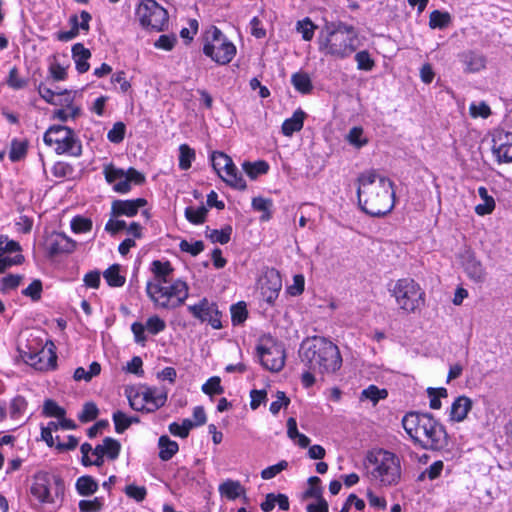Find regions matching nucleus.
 I'll return each instance as SVG.
<instances>
[{"label": "nucleus", "mask_w": 512, "mask_h": 512, "mask_svg": "<svg viewBox=\"0 0 512 512\" xmlns=\"http://www.w3.org/2000/svg\"><path fill=\"white\" fill-rule=\"evenodd\" d=\"M358 201L361 209L374 217L389 213L395 204L393 182L376 170L361 173L358 178Z\"/></svg>", "instance_id": "f257e3e1"}, {"label": "nucleus", "mask_w": 512, "mask_h": 512, "mask_svg": "<svg viewBox=\"0 0 512 512\" xmlns=\"http://www.w3.org/2000/svg\"><path fill=\"white\" fill-rule=\"evenodd\" d=\"M402 426L415 444L424 449L441 450L448 445V434L442 423L430 413L408 412Z\"/></svg>", "instance_id": "f03ea898"}, {"label": "nucleus", "mask_w": 512, "mask_h": 512, "mask_svg": "<svg viewBox=\"0 0 512 512\" xmlns=\"http://www.w3.org/2000/svg\"><path fill=\"white\" fill-rule=\"evenodd\" d=\"M319 51L326 56L345 59L358 48V32L344 22H327L318 36Z\"/></svg>", "instance_id": "7ed1b4c3"}, {"label": "nucleus", "mask_w": 512, "mask_h": 512, "mask_svg": "<svg viewBox=\"0 0 512 512\" xmlns=\"http://www.w3.org/2000/svg\"><path fill=\"white\" fill-rule=\"evenodd\" d=\"M302 362L309 370L321 375L333 374L340 369L342 357L337 345L323 337L305 342L300 352Z\"/></svg>", "instance_id": "20e7f679"}, {"label": "nucleus", "mask_w": 512, "mask_h": 512, "mask_svg": "<svg viewBox=\"0 0 512 512\" xmlns=\"http://www.w3.org/2000/svg\"><path fill=\"white\" fill-rule=\"evenodd\" d=\"M370 477L383 486L398 484L401 478L400 459L394 453L379 449L369 453L367 457Z\"/></svg>", "instance_id": "39448f33"}, {"label": "nucleus", "mask_w": 512, "mask_h": 512, "mask_svg": "<svg viewBox=\"0 0 512 512\" xmlns=\"http://www.w3.org/2000/svg\"><path fill=\"white\" fill-rule=\"evenodd\" d=\"M146 293L157 307L175 309L180 307L188 298L189 287L186 282L176 279L170 280L161 286L159 284H146Z\"/></svg>", "instance_id": "423d86ee"}, {"label": "nucleus", "mask_w": 512, "mask_h": 512, "mask_svg": "<svg viewBox=\"0 0 512 512\" xmlns=\"http://www.w3.org/2000/svg\"><path fill=\"white\" fill-rule=\"evenodd\" d=\"M390 292L399 309L407 314L416 313L425 305V292L412 278L398 279Z\"/></svg>", "instance_id": "0eeeda50"}, {"label": "nucleus", "mask_w": 512, "mask_h": 512, "mask_svg": "<svg viewBox=\"0 0 512 512\" xmlns=\"http://www.w3.org/2000/svg\"><path fill=\"white\" fill-rule=\"evenodd\" d=\"M65 486L62 478L56 474L38 472L33 477L31 495L42 504H55L64 497Z\"/></svg>", "instance_id": "6e6552de"}, {"label": "nucleus", "mask_w": 512, "mask_h": 512, "mask_svg": "<svg viewBox=\"0 0 512 512\" xmlns=\"http://www.w3.org/2000/svg\"><path fill=\"white\" fill-rule=\"evenodd\" d=\"M130 407L138 412L152 413L163 407L167 401V391L157 387L141 385L126 391Z\"/></svg>", "instance_id": "1a4fd4ad"}, {"label": "nucleus", "mask_w": 512, "mask_h": 512, "mask_svg": "<svg viewBox=\"0 0 512 512\" xmlns=\"http://www.w3.org/2000/svg\"><path fill=\"white\" fill-rule=\"evenodd\" d=\"M204 41L203 53L218 64H228L236 54L234 44L215 26L206 31Z\"/></svg>", "instance_id": "9d476101"}, {"label": "nucleus", "mask_w": 512, "mask_h": 512, "mask_svg": "<svg viewBox=\"0 0 512 512\" xmlns=\"http://www.w3.org/2000/svg\"><path fill=\"white\" fill-rule=\"evenodd\" d=\"M44 142L58 154H69L71 156H80L82 153V145L76 137L74 131L66 126H52L45 135Z\"/></svg>", "instance_id": "9b49d317"}, {"label": "nucleus", "mask_w": 512, "mask_h": 512, "mask_svg": "<svg viewBox=\"0 0 512 512\" xmlns=\"http://www.w3.org/2000/svg\"><path fill=\"white\" fill-rule=\"evenodd\" d=\"M136 15L144 28L159 32L168 26V12L155 0L142 1Z\"/></svg>", "instance_id": "f8f14e48"}, {"label": "nucleus", "mask_w": 512, "mask_h": 512, "mask_svg": "<svg viewBox=\"0 0 512 512\" xmlns=\"http://www.w3.org/2000/svg\"><path fill=\"white\" fill-rule=\"evenodd\" d=\"M212 166L217 171L218 175L229 186L245 190L247 185L242 175L238 172L237 167L232 159L223 152H213L211 156Z\"/></svg>", "instance_id": "ddd939ff"}, {"label": "nucleus", "mask_w": 512, "mask_h": 512, "mask_svg": "<svg viewBox=\"0 0 512 512\" xmlns=\"http://www.w3.org/2000/svg\"><path fill=\"white\" fill-rule=\"evenodd\" d=\"M188 311L201 322H208L214 329L222 328V313L218 306L208 299L203 298L197 304L189 305Z\"/></svg>", "instance_id": "4468645a"}, {"label": "nucleus", "mask_w": 512, "mask_h": 512, "mask_svg": "<svg viewBox=\"0 0 512 512\" xmlns=\"http://www.w3.org/2000/svg\"><path fill=\"white\" fill-rule=\"evenodd\" d=\"M257 351L260 362L265 369L271 372H279L284 367L285 351L280 345L258 346Z\"/></svg>", "instance_id": "2eb2a0df"}, {"label": "nucleus", "mask_w": 512, "mask_h": 512, "mask_svg": "<svg viewBox=\"0 0 512 512\" xmlns=\"http://www.w3.org/2000/svg\"><path fill=\"white\" fill-rule=\"evenodd\" d=\"M492 152L499 163L512 162V132L495 131L492 139Z\"/></svg>", "instance_id": "dca6fc26"}, {"label": "nucleus", "mask_w": 512, "mask_h": 512, "mask_svg": "<svg viewBox=\"0 0 512 512\" xmlns=\"http://www.w3.org/2000/svg\"><path fill=\"white\" fill-rule=\"evenodd\" d=\"M260 285L263 299L268 304L273 305L282 288V279L279 272L275 269L267 270L260 280Z\"/></svg>", "instance_id": "f3484780"}, {"label": "nucleus", "mask_w": 512, "mask_h": 512, "mask_svg": "<svg viewBox=\"0 0 512 512\" xmlns=\"http://www.w3.org/2000/svg\"><path fill=\"white\" fill-rule=\"evenodd\" d=\"M25 361L39 371H47L56 367L57 355L53 350V344L50 347H44L35 353H28Z\"/></svg>", "instance_id": "a211bd4d"}, {"label": "nucleus", "mask_w": 512, "mask_h": 512, "mask_svg": "<svg viewBox=\"0 0 512 512\" xmlns=\"http://www.w3.org/2000/svg\"><path fill=\"white\" fill-rule=\"evenodd\" d=\"M103 172L106 181L113 185L114 191L124 194L131 190V186L127 182L125 170L116 168L112 164H108L104 166Z\"/></svg>", "instance_id": "6ab92c4d"}, {"label": "nucleus", "mask_w": 512, "mask_h": 512, "mask_svg": "<svg viewBox=\"0 0 512 512\" xmlns=\"http://www.w3.org/2000/svg\"><path fill=\"white\" fill-rule=\"evenodd\" d=\"M147 201L144 198H137L132 200H115L112 202L111 215L112 217L135 216L139 209L146 206Z\"/></svg>", "instance_id": "aec40b11"}, {"label": "nucleus", "mask_w": 512, "mask_h": 512, "mask_svg": "<svg viewBox=\"0 0 512 512\" xmlns=\"http://www.w3.org/2000/svg\"><path fill=\"white\" fill-rule=\"evenodd\" d=\"M468 277L476 283H482L486 279V271L479 260L473 254L467 253L463 263Z\"/></svg>", "instance_id": "412c9836"}, {"label": "nucleus", "mask_w": 512, "mask_h": 512, "mask_svg": "<svg viewBox=\"0 0 512 512\" xmlns=\"http://www.w3.org/2000/svg\"><path fill=\"white\" fill-rule=\"evenodd\" d=\"M460 61L465 66V72L475 73L485 68L486 59L483 55L474 51H466L459 55Z\"/></svg>", "instance_id": "4be33fe9"}, {"label": "nucleus", "mask_w": 512, "mask_h": 512, "mask_svg": "<svg viewBox=\"0 0 512 512\" xmlns=\"http://www.w3.org/2000/svg\"><path fill=\"white\" fill-rule=\"evenodd\" d=\"M472 408V401L466 396L457 397L451 405L450 419L454 422H462L466 419Z\"/></svg>", "instance_id": "5701e85b"}, {"label": "nucleus", "mask_w": 512, "mask_h": 512, "mask_svg": "<svg viewBox=\"0 0 512 512\" xmlns=\"http://www.w3.org/2000/svg\"><path fill=\"white\" fill-rule=\"evenodd\" d=\"M151 271L154 274V278L152 281L147 282V284H159L161 286L162 284H165L166 282L172 280L171 274L173 272V267L168 261H153Z\"/></svg>", "instance_id": "b1692460"}, {"label": "nucleus", "mask_w": 512, "mask_h": 512, "mask_svg": "<svg viewBox=\"0 0 512 512\" xmlns=\"http://www.w3.org/2000/svg\"><path fill=\"white\" fill-rule=\"evenodd\" d=\"M72 54L77 71L79 73L87 72L90 68L88 63V59L91 57L90 50L85 48L83 44L77 43L72 47Z\"/></svg>", "instance_id": "393cba45"}, {"label": "nucleus", "mask_w": 512, "mask_h": 512, "mask_svg": "<svg viewBox=\"0 0 512 512\" xmlns=\"http://www.w3.org/2000/svg\"><path fill=\"white\" fill-rule=\"evenodd\" d=\"M306 114L298 109L291 118L286 119L282 124V133L285 136H291L294 132L302 129Z\"/></svg>", "instance_id": "a878e982"}, {"label": "nucleus", "mask_w": 512, "mask_h": 512, "mask_svg": "<svg viewBox=\"0 0 512 512\" xmlns=\"http://www.w3.org/2000/svg\"><path fill=\"white\" fill-rule=\"evenodd\" d=\"M219 493L221 496L226 497L229 500H235L245 494V488L239 481L226 480L220 484Z\"/></svg>", "instance_id": "bb28decb"}, {"label": "nucleus", "mask_w": 512, "mask_h": 512, "mask_svg": "<svg viewBox=\"0 0 512 512\" xmlns=\"http://www.w3.org/2000/svg\"><path fill=\"white\" fill-rule=\"evenodd\" d=\"M159 458L162 461L170 460L179 450L178 443L163 435L159 438Z\"/></svg>", "instance_id": "cd10ccee"}, {"label": "nucleus", "mask_w": 512, "mask_h": 512, "mask_svg": "<svg viewBox=\"0 0 512 512\" xmlns=\"http://www.w3.org/2000/svg\"><path fill=\"white\" fill-rule=\"evenodd\" d=\"M478 194L482 199V203L476 205L475 212L480 216L492 213L495 208L494 198L488 195V191L484 186L478 188Z\"/></svg>", "instance_id": "c85d7f7f"}, {"label": "nucleus", "mask_w": 512, "mask_h": 512, "mask_svg": "<svg viewBox=\"0 0 512 512\" xmlns=\"http://www.w3.org/2000/svg\"><path fill=\"white\" fill-rule=\"evenodd\" d=\"M38 92L40 96L48 103L53 105L63 104L61 97L65 96V102L71 101V93L70 92H54L50 88L40 85L38 88Z\"/></svg>", "instance_id": "c756f323"}, {"label": "nucleus", "mask_w": 512, "mask_h": 512, "mask_svg": "<svg viewBox=\"0 0 512 512\" xmlns=\"http://www.w3.org/2000/svg\"><path fill=\"white\" fill-rule=\"evenodd\" d=\"M232 227L226 225L221 230L206 228L205 236L213 243L227 244L231 239Z\"/></svg>", "instance_id": "7c9ffc66"}, {"label": "nucleus", "mask_w": 512, "mask_h": 512, "mask_svg": "<svg viewBox=\"0 0 512 512\" xmlns=\"http://www.w3.org/2000/svg\"><path fill=\"white\" fill-rule=\"evenodd\" d=\"M242 168L251 179H256L259 175H263L268 172L269 165L264 160H259L253 163L246 161L242 164Z\"/></svg>", "instance_id": "2f4dec72"}, {"label": "nucleus", "mask_w": 512, "mask_h": 512, "mask_svg": "<svg viewBox=\"0 0 512 512\" xmlns=\"http://www.w3.org/2000/svg\"><path fill=\"white\" fill-rule=\"evenodd\" d=\"M103 277L111 287H121L125 284V277L120 274V266L114 264L106 269L103 273Z\"/></svg>", "instance_id": "473e14b6"}, {"label": "nucleus", "mask_w": 512, "mask_h": 512, "mask_svg": "<svg viewBox=\"0 0 512 512\" xmlns=\"http://www.w3.org/2000/svg\"><path fill=\"white\" fill-rule=\"evenodd\" d=\"M77 492L82 496H89L98 490V483L91 476H82L76 482Z\"/></svg>", "instance_id": "72a5a7b5"}, {"label": "nucleus", "mask_w": 512, "mask_h": 512, "mask_svg": "<svg viewBox=\"0 0 512 512\" xmlns=\"http://www.w3.org/2000/svg\"><path fill=\"white\" fill-rule=\"evenodd\" d=\"M388 391L386 389H379L376 385H369L361 392L360 400H370L376 405L380 400L386 399Z\"/></svg>", "instance_id": "f704fd0d"}, {"label": "nucleus", "mask_w": 512, "mask_h": 512, "mask_svg": "<svg viewBox=\"0 0 512 512\" xmlns=\"http://www.w3.org/2000/svg\"><path fill=\"white\" fill-rule=\"evenodd\" d=\"M291 81L295 89L304 94L309 93L313 88L311 79L307 73H295L292 75Z\"/></svg>", "instance_id": "c9c22d12"}, {"label": "nucleus", "mask_w": 512, "mask_h": 512, "mask_svg": "<svg viewBox=\"0 0 512 512\" xmlns=\"http://www.w3.org/2000/svg\"><path fill=\"white\" fill-rule=\"evenodd\" d=\"M427 394L429 397V406L433 410H439L442 407L441 398L448 397V391L446 388H427Z\"/></svg>", "instance_id": "e433bc0d"}, {"label": "nucleus", "mask_w": 512, "mask_h": 512, "mask_svg": "<svg viewBox=\"0 0 512 512\" xmlns=\"http://www.w3.org/2000/svg\"><path fill=\"white\" fill-rule=\"evenodd\" d=\"M451 21V17L447 12H441L439 10H434L431 12L429 17V26L432 29L435 28H445L449 25Z\"/></svg>", "instance_id": "4c0bfd02"}, {"label": "nucleus", "mask_w": 512, "mask_h": 512, "mask_svg": "<svg viewBox=\"0 0 512 512\" xmlns=\"http://www.w3.org/2000/svg\"><path fill=\"white\" fill-rule=\"evenodd\" d=\"M179 167L187 170L191 167L192 161L195 159V151L187 144H181L179 147Z\"/></svg>", "instance_id": "58836bf2"}, {"label": "nucleus", "mask_w": 512, "mask_h": 512, "mask_svg": "<svg viewBox=\"0 0 512 512\" xmlns=\"http://www.w3.org/2000/svg\"><path fill=\"white\" fill-rule=\"evenodd\" d=\"M252 207L257 211L263 212L261 216L262 221H268L271 218L272 201L263 197H255L252 200Z\"/></svg>", "instance_id": "ea45409f"}, {"label": "nucleus", "mask_w": 512, "mask_h": 512, "mask_svg": "<svg viewBox=\"0 0 512 512\" xmlns=\"http://www.w3.org/2000/svg\"><path fill=\"white\" fill-rule=\"evenodd\" d=\"M27 153V143L17 139L12 140L11 148L9 152V158L11 161L16 162L25 157Z\"/></svg>", "instance_id": "a19ab883"}, {"label": "nucleus", "mask_w": 512, "mask_h": 512, "mask_svg": "<svg viewBox=\"0 0 512 512\" xmlns=\"http://www.w3.org/2000/svg\"><path fill=\"white\" fill-rule=\"evenodd\" d=\"M316 28V25L309 18L298 21L296 26L297 31L305 41L312 40Z\"/></svg>", "instance_id": "79ce46f5"}, {"label": "nucleus", "mask_w": 512, "mask_h": 512, "mask_svg": "<svg viewBox=\"0 0 512 512\" xmlns=\"http://www.w3.org/2000/svg\"><path fill=\"white\" fill-rule=\"evenodd\" d=\"M207 212L208 210L204 206L198 208L187 207L185 209V216L189 222L201 224L205 221Z\"/></svg>", "instance_id": "37998d69"}, {"label": "nucleus", "mask_w": 512, "mask_h": 512, "mask_svg": "<svg viewBox=\"0 0 512 512\" xmlns=\"http://www.w3.org/2000/svg\"><path fill=\"white\" fill-rule=\"evenodd\" d=\"M247 309L244 302H239L231 307V320L233 325H240L247 319Z\"/></svg>", "instance_id": "c03bdc74"}, {"label": "nucleus", "mask_w": 512, "mask_h": 512, "mask_svg": "<svg viewBox=\"0 0 512 512\" xmlns=\"http://www.w3.org/2000/svg\"><path fill=\"white\" fill-rule=\"evenodd\" d=\"M103 448H104V454L111 460H114L118 457L121 445L120 443L110 437H106L103 440Z\"/></svg>", "instance_id": "a18cd8bd"}, {"label": "nucleus", "mask_w": 512, "mask_h": 512, "mask_svg": "<svg viewBox=\"0 0 512 512\" xmlns=\"http://www.w3.org/2000/svg\"><path fill=\"white\" fill-rule=\"evenodd\" d=\"M98 412L99 410L95 403L87 402L84 404L78 418L82 423L90 422L97 418Z\"/></svg>", "instance_id": "49530a36"}, {"label": "nucleus", "mask_w": 512, "mask_h": 512, "mask_svg": "<svg viewBox=\"0 0 512 512\" xmlns=\"http://www.w3.org/2000/svg\"><path fill=\"white\" fill-rule=\"evenodd\" d=\"M113 421L117 433H123L132 424V418H129L122 411H116L113 414Z\"/></svg>", "instance_id": "de8ad7c7"}, {"label": "nucleus", "mask_w": 512, "mask_h": 512, "mask_svg": "<svg viewBox=\"0 0 512 512\" xmlns=\"http://www.w3.org/2000/svg\"><path fill=\"white\" fill-rule=\"evenodd\" d=\"M347 140L351 145L357 148L366 145L368 142V140L363 137V129L361 127H353L347 135Z\"/></svg>", "instance_id": "09e8293b"}, {"label": "nucleus", "mask_w": 512, "mask_h": 512, "mask_svg": "<svg viewBox=\"0 0 512 512\" xmlns=\"http://www.w3.org/2000/svg\"><path fill=\"white\" fill-rule=\"evenodd\" d=\"M68 238L62 234H57L50 244L49 251L51 254H58L62 252H68L69 248L67 247Z\"/></svg>", "instance_id": "8fccbe9b"}, {"label": "nucleus", "mask_w": 512, "mask_h": 512, "mask_svg": "<svg viewBox=\"0 0 512 512\" xmlns=\"http://www.w3.org/2000/svg\"><path fill=\"white\" fill-rule=\"evenodd\" d=\"M309 488L305 492L306 497L321 499L322 497V487L320 485L321 480L316 476H312L308 480Z\"/></svg>", "instance_id": "3c124183"}, {"label": "nucleus", "mask_w": 512, "mask_h": 512, "mask_svg": "<svg viewBox=\"0 0 512 512\" xmlns=\"http://www.w3.org/2000/svg\"><path fill=\"white\" fill-rule=\"evenodd\" d=\"M145 328L149 333L156 335L166 328V323L159 316L154 315L147 319Z\"/></svg>", "instance_id": "603ef678"}, {"label": "nucleus", "mask_w": 512, "mask_h": 512, "mask_svg": "<svg viewBox=\"0 0 512 512\" xmlns=\"http://www.w3.org/2000/svg\"><path fill=\"white\" fill-rule=\"evenodd\" d=\"M202 391L207 395L222 394L224 389L221 386L220 378L216 376L211 377L205 384H203Z\"/></svg>", "instance_id": "864d4df0"}, {"label": "nucleus", "mask_w": 512, "mask_h": 512, "mask_svg": "<svg viewBox=\"0 0 512 512\" xmlns=\"http://www.w3.org/2000/svg\"><path fill=\"white\" fill-rule=\"evenodd\" d=\"M444 463L442 461H435L432 463L424 472H422L418 479L421 481L425 477H428L430 480H434L438 478L443 470Z\"/></svg>", "instance_id": "5fc2aeb1"}, {"label": "nucleus", "mask_w": 512, "mask_h": 512, "mask_svg": "<svg viewBox=\"0 0 512 512\" xmlns=\"http://www.w3.org/2000/svg\"><path fill=\"white\" fill-rule=\"evenodd\" d=\"M126 127L122 122H116L108 132L107 138L112 143H120L125 136Z\"/></svg>", "instance_id": "6e6d98bb"}, {"label": "nucleus", "mask_w": 512, "mask_h": 512, "mask_svg": "<svg viewBox=\"0 0 512 512\" xmlns=\"http://www.w3.org/2000/svg\"><path fill=\"white\" fill-rule=\"evenodd\" d=\"M355 60L357 62V67L360 70L370 71L375 65L373 59L370 57V54L367 51L358 52L355 55Z\"/></svg>", "instance_id": "4d7b16f0"}, {"label": "nucleus", "mask_w": 512, "mask_h": 512, "mask_svg": "<svg viewBox=\"0 0 512 512\" xmlns=\"http://www.w3.org/2000/svg\"><path fill=\"white\" fill-rule=\"evenodd\" d=\"M7 84L15 89V90H19V89H22L24 87L27 86L28 82L26 79H23L19 76V72H18V69L16 67H13L10 71H9V76H8V79H7Z\"/></svg>", "instance_id": "13d9d810"}, {"label": "nucleus", "mask_w": 512, "mask_h": 512, "mask_svg": "<svg viewBox=\"0 0 512 512\" xmlns=\"http://www.w3.org/2000/svg\"><path fill=\"white\" fill-rule=\"evenodd\" d=\"M71 228L75 233L89 232L92 229V221L78 216L71 221Z\"/></svg>", "instance_id": "bf43d9fd"}, {"label": "nucleus", "mask_w": 512, "mask_h": 512, "mask_svg": "<svg viewBox=\"0 0 512 512\" xmlns=\"http://www.w3.org/2000/svg\"><path fill=\"white\" fill-rule=\"evenodd\" d=\"M43 411L47 416L62 418L65 416L64 408L60 407L53 400H46L44 403Z\"/></svg>", "instance_id": "052dcab7"}, {"label": "nucleus", "mask_w": 512, "mask_h": 512, "mask_svg": "<svg viewBox=\"0 0 512 512\" xmlns=\"http://www.w3.org/2000/svg\"><path fill=\"white\" fill-rule=\"evenodd\" d=\"M103 502L100 498L95 497L92 500H81L79 502V510L81 512H99L102 509Z\"/></svg>", "instance_id": "680f3d73"}, {"label": "nucleus", "mask_w": 512, "mask_h": 512, "mask_svg": "<svg viewBox=\"0 0 512 512\" xmlns=\"http://www.w3.org/2000/svg\"><path fill=\"white\" fill-rule=\"evenodd\" d=\"M22 293L33 301H38L41 298L42 282L39 279H35Z\"/></svg>", "instance_id": "e2e57ef3"}, {"label": "nucleus", "mask_w": 512, "mask_h": 512, "mask_svg": "<svg viewBox=\"0 0 512 512\" xmlns=\"http://www.w3.org/2000/svg\"><path fill=\"white\" fill-rule=\"evenodd\" d=\"M469 112L473 118H487L491 114L490 107L485 102L472 103L469 107Z\"/></svg>", "instance_id": "0e129e2a"}, {"label": "nucleus", "mask_w": 512, "mask_h": 512, "mask_svg": "<svg viewBox=\"0 0 512 512\" xmlns=\"http://www.w3.org/2000/svg\"><path fill=\"white\" fill-rule=\"evenodd\" d=\"M290 403L289 398L283 391H277L276 400L270 405V412L274 415L278 414L282 407H287Z\"/></svg>", "instance_id": "69168bd1"}, {"label": "nucleus", "mask_w": 512, "mask_h": 512, "mask_svg": "<svg viewBox=\"0 0 512 512\" xmlns=\"http://www.w3.org/2000/svg\"><path fill=\"white\" fill-rule=\"evenodd\" d=\"M288 466V463L286 461H281L275 465L269 466L262 470L261 477L265 480L272 479L277 474L282 472L284 469H286Z\"/></svg>", "instance_id": "338daca9"}, {"label": "nucleus", "mask_w": 512, "mask_h": 512, "mask_svg": "<svg viewBox=\"0 0 512 512\" xmlns=\"http://www.w3.org/2000/svg\"><path fill=\"white\" fill-rule=\"evenodd\" d=\"M181 251L190 253L193 256L198 255L204 250V243L202 241H196L189 243L186 240H182L179 245Z\"/></svg>", "instance_id": "774afa93"}]
</instances>
